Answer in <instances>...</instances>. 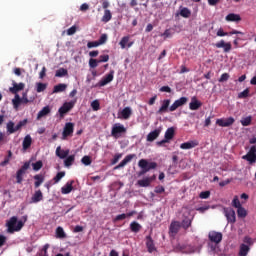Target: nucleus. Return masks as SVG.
<instances>
[{"mask_svg":"<svg viewBox=\"0 0 256 256\" xmlns=\"http://www.w3.org/2000/svg\"><path fill=\"white\" fill-rule=\"evenodd\" d=\"M243 241H244V243H246V245H248V246L253 245V239H252L251 237H249V236L244 237Z\"/></svg>","mask_w":256,"mask_h":256,"instance_id":"338daca9","label":"nucleus"},{"mask_svg":"<svg viewBox=\"0 0 256 256\" xmlns=\"http://www.w3.org/2000/svg\"><path fill=\"white\" fill-rule=\"evenodd\" d=\"M21 104H23L21 96H19V94H16L12 99V105L16 110H18Z\"/></svg>","mask_w":256,"mask_h":256,"instance_id":"72a5a7b5","label":"nucleus"},{"mask_svg":"<svg viewBox=\"0 0 256 256\" xmlns=\"http://www.w3.org/2000/svg\"><path fill=\"white\" fill-rule=\"evenodd\" d=\"M107 61H109V55L108 54L99 56V59H98L99 63H107Z\"/></svg>","mask_w":256,"mask_h":256,"instance_id":"bf43d9fd","label":"nucleus"},{"mask_svg":"<svg viewBox=\"0 0 256 256\" xmlns=\"http://www.w3.org/2000/svg\"><path fill=\"white\" fill-rule=\"evenodd\" d=\"M107 39V34H102L98 40L99 45H105V43H107Z\"/></svg>","mask_w":256,"mask_h":256,"instance_id":"4d7b16f0","label":"nucleus"},{"mask_svg":"<svg viewBox=\"0 0 256 256\" xmlns=\"http://www.w3.org/2000/svg\"><path fill=\"white\" fill-rule=\"evenodd\" d=\"M65 89H67L66 84H58V85L54 86L53 93H63V91H65Z\"/></svg>","mask_w":256,"mask_h":256,"instance_id":"79ce46f5","label":"nucleus"},{"mask_svg":"<svg viewBox=\"0 0 256 256\" xmlns=\"http://www.w3.org/2000/svg\"><path fill=\"white\" fill-rule=\"evenodd\" d=\"M64 176H65V172H58L54 177V183H59V181H61V178Z\"/></svg>","mask_w":256,"mask_h":256,"instance_id":"13d9d810","label":"nucleus"},{"mask_svg":"<svg viewBox=\"0 0 256 256\" xmlns=\"http://www.w3.org/2000/svg\"><path fill=\"white\" fill-rule=\"evenodd\" d=\"M56 237L57 239H65V237H67V234H65V230H63V227L58 226L56 228Z\"/></svg>","mask_w":256,"mask_h":256,"instance_id":"4c0bfd02","label":"nucleus"},{"mask_svg":"<svg viewBox=\"0 0 256 256\" xmlns=\"http://www.w3.org/2000/svg\"><path fill=\"white\" fill-rule=\"evenodd\" d=\"M180 16L184 17V19H189V17H191V10L187 7L182 8L180 10Z\"/></svg>","mask_w":256,"mask_h":256,"instance_id":"ea45409f","label":"nucleus"},{"mask_svg":"<svg viewBox=\"0 0 256 256\" xmlns=\"http://www.w3.org/2000/svg\"><path fill=\"white\" fill-rule=\"evenodd\" d=\"M225 20L232 23H239L241 16L239 14L230 13L225 17Z\"/></svg>","mask_w":256,"mask_h":256,"instance_id":"a878e982","label":"nucleus"},{"mask_svg":"<svg viewBox=\"0 0 256 256\" xmlns=\"http://www.w3.org/2000/svg\"><path fill=\"white\" fill-rule=\"evenodd\" d=\"M68 75V71L65 68H60L56 71L55 77H65Z\"/></svg>","mask_w":256,"mask_h":256,"instance_id":"de8ad7c7","label":"nucleus"},{"mask_svg":"<svg viewBox=\"0 0 256 256\" xmlns=\"http://www.w3.org/2000/svg\"><path fill=\"white\" fill-rule=\"evenodd\" d=\"M98 65H99V60L98 59H94V58L89 59L90 69H95L96 67H98Z\"/></svg>","mask_w":256,"mask_h":256,"instance_id":"09e8293b","label":"nucleus"},{"mask_svg":"<svg viewBox=\"0 0 256 256\" xmlns=\"http://www.w3.org/2000/svg\"><path fill=\"white\" fill-rule=\"evenodd\" d=\"M75 33H77V27L76 26H72L67 30V35H75Z\"/></svg>","mask_w":256,"mask_h":256,"instance_id":"69168bd1","label":"nucleus"},{"mask_svg":"<svg viewBox=\"0 0 256 256\" xmlns=\"http://www.w3.org/2000/svg\"><path fill=\"white\" fill-rule=\"evenodd\" d=\"M125 133H127V128H125L123 124L115 123L112 126L111 135L114 137V139H119V137H122L125 135Z\"/></svg>","mask_w":256,"mask_h":256,"instance_id":"7ed1b4c3","label":"nucleus"},{"mask_svg":"<svg viewBox=\"0 0 256 256\" xmlns=\"http://www.w3.org/2000/svg\"><path fill=\"white\" fill-rule=\"evenodd\" d=\"M200 199H209L211 197V192L210 191H203L199 195Z\"/></svg>","mask_w":256,"mask_h":256,"instance_id":"052dcab7","label":"nucleus"},{"mask_svg":"<svg viewBox=\"0 0 256 256\" xmlns=\"http://www.w3.org/2000/svg\"><path fill=\"white\" fill-rule=\"evenodd\" d=\"M91 107L93 111H99V109H101V104L99 103V100L92 101Z\"/></svg>","mask_w":256,"mask_h":256,"instance_id":"5fc2aeb1","label":"nucleus"},{"mask_svg":"<svg viewBox=\"0 0 256 256\" xmlns=\"http://www.w3.org/2000/svg\"><path fill=\"white\" fill-rule=\"evenodd\" d=\"M119 45L121 49H131V47L135 45V41H131V36L127 35L122 37V39L119 42Z\"/></svg>","mask_w":256,"mask_h":256,"instance_id":"9d476101","label":"nucleus"},{"mask_svg":"<svg viewBox=\"0 0 256 256\" xmlns=\"http://www.w3.org/2000/svg\"><path fill=\"white\" fill-rule=\"evenodd\" d=\"M199 145V142L196 140L184 142L180 145V149H194V147H197Z\"/></svg>","mask_w":256,"mask_h":256,"instance_id":"b1692460","label":"nucleus"},{"mask_svg":"<svg viewBox=\"0 0 256 256\" xmlns=\"http://www.w3.org/2000/svg\"><path fill=\"white\" fill-rule=\"evenodd\" d=\"M32 168L34 171H41V169H43V161L39 160L35 163H32Z\"/></svg>","mask_w":256,"mask_h":256,"instance_id":"49530a36","label":"nucleus"},{"mask_svg":"<svg viewBox=\"0 0 256 256\" xmlns=\"http://www.w3.org/2000/svg\"><path fill=\"white\" fill-rule=\"evenodd\" d=\"M25 125H27V119L20 121L16 126L13 121H9L6 125V129L10 135H13V133H17L22 127H25Z\"/></svg>","mask_w":256,"mask_h":256,"instance_id":"20e7f679","label":"nucleus"},{"mask_svg":"<svg viewBox=\"0 0 256 256\" xmlns=\"http://www.w3.org/2000/svg\"><path fill=\"white\" fill-rule=\"evenodd\" d=\"M99 41H92L87 43L88 49H93V47H99Z\"/></svg>","mask_w":256,"mask_h":256,"instance_id":"e2e57ef3","label":"nucleus"},{"mask_svg":"<svg viewBox=\"0 0 256 256\" xmlns=\"http://www.w3.org/2000/svg\"><path fill=\"white\" fill-rule=\"evenodd\" d=\"M146 247L148 249V253H153V251H157V248H155V243L153 242V238H151V236L146 237Z\"/></svg>","mask_w":256,"mask_h":256,"instance_id":"393cba45","label":"nucleus"},{"mask_svg":"<svg viewBox=\"0 0 256 256\" xmlns=\"http://www.w3.org/2000/svg\"><path fill=\"white\" fill-rule=\"evenodd\" d=\"M232 207H235V209H239L241 206V201H239V197L235 196L234 199L232 200Z\"/></svg>","mask_w":256,"mask_h":256,"instance_id":"864d4df0","label":"nucleus"},{"mask_svg":"<svg viewBox=\"0 0 256 256\" xmlns=\"http://www.w3.org/2000/svg\"><path fill=\"white\" fill-rule=\"evenodd\" d=\"M136 158H137V154H129L119 163V165L115 166L114 169H123V167H125L127 163H131V161H133V159H136Z\"/></svg>","mask_w":256,"mask_h":256,"instance_id":"f3484780","label":"nucleus"},{"mask_svg":"<svg viewBox=\"0 0 256 256\" xmlns=\"http://www.w3.org/2000/svg\"><path fill=\"white\" fill-rule=\"evenodd\" d=\"M187 101H189V99L187 97H181L180 99L176 100L170 107H169V111L173 112V111H177V109H179V107H183V105L187 104Z\"/></svg>","mask_w":256,"mask_h":256,"instance_id":"4468645a","label":"nucleus"},{"mask_svg":"<svg viewBox=\"0 0 256 256\" xmlns=\"http://www.w3.org/2000/svg\"><path fill=\"white\" fill-rule=\"evenodd\" d=\"M171 105V100L170 99H165L162 101V105L157 111L158 115H163V113H167L169 111V106Z\"/></svg>","mask_w":256,"mask_h":256,"instance_id":"412c9836","label":"nucleus"},{"mask_svg":"<svg viewBox=\"0 0 256 256\" xmlns=\"http://www.w3.org/2000/svg\"><path fill=\"white\" fill-rule=\"evenodd\" d=\"M121 115L123 119H129L131 117V108L126 107L122 110Z\"/></svg>","mask_w":256,"mask_h":256,"instance_id":"c03bdc74","label":"nucleus"},{"mask_svg":"<svg viewBox=\"0 0 256 256\" xmlns=\"http://www.w3.org/2000/svg\"><path fill=\"white\" fill-rule=\"evenodd\" d=\"M39 201H43V192L41 190H37L32 196V203H39Z\"/></svg>","mask_w":256,"mask_h":256,"instance_id":"f704fd0d","label":"nucleus"},{"mask_svg":"<svg viewBox=\"0 0 256 256\" xmlns=\"http://www.w3.org/2000/svg\"><path fill=\"white\" fill-rule=\"evenodd\" d=\"M242 159H244V161H248L249 165L256 163V145L251 146L247 154L242 156Z\"/></svg>","mask_w":256,"mask_h":256,"instance_id":"423d86ee","label":"nucleus"},{"mask_svg":"<svg viewBox=\"0 0 256 256\" xmlns=\"http://www.w3.org/2000/svg\"><path fill=\"white\" fill-rule=\"evenodd\" d=\"M81 163H83V165H86V166L91 165V163H93V161L91 160V156L82 157Z\"/></svg>","mask_w":256,"mask_h":256,"instance_id":"603ef678","label":"nucleus"},{"mask_svg":"<svg viewBox=\"0 0 256 256\" xmlns=\"http://www.w3.org/2000/svg\"><path fill=\"white\" fill-rule=\"evenodd\" d=\"M237 215H238V217L243 219V218L247 217V210H245V208H243V206H240L237 209Z\"/></svg>","mask_w":256,"mask_h":256,"instance_id":"a18cd8bd","label":"nucleus"},{"mask_svg":"<svg viewBox=\"0 0 256 256\" xmlns=\"http://www.w3.org/2000/svg\"><path fill=\"white\" fill-rule=\"evenodd\" d=\"M138 167L141 169L138 173L139 177H141L145 175V173H149L151 169H157V162H149L146 159H141L138 162Z\"/></svg>","mask_w":256,"mask_h":256,"instance_id":"f03ea898","label":"nucleus"},{"mask_svg":"<svg viewBox=\"0 0 256 256\" xmlns=\"http://www.w3.org/2000/svg\"><path fill=\"white\" fill-rule=\"evenodd\" d=\"M250 247L247 244H241L240 245V251H239V256H247L249 251H250Z\"/></svg>","mask_w":256,"mask_h":256,"instance_id":"c9c22d12","label":"nucleus"},{"mask_svg":"<svg viewBox=\"0 0 256 256\" xmlns=\"http://www.w3.org/2000/svg\"><path fill=\"white\" fill-rule=\"evenodd\" d=\"M181 222L179 221H172L169 226V235L171 237H175L177 233L181 230Z\"/></svg>","mask_w":256,"mask_h":256,"instance_id":"ddd939ff","label":"nucleus"},{"mask_svg":"<svg viewBox=\"0 0 256 256\" xmlns=\"http://www.w3.org/2000/svg\"><path fill=\"white\" fill-rule=\"evenodd\" d=\"M34 179L36 180L34 182V187L35 189L41 187V184L45 181V176L44 175H41V174H36L34 176Z\"/></svg>","mask_w":256,"mask_h":256,"instance_id":"7c9ffc66","label":"nucleus"},{"mask_svg":"<svg viewBox=\"0 0 256 256\" xmlns=\"http://www.w3.org/2000/svg\"><path fill=\"white\" fill-rule=\"evenodd\" d=\"M6 227H8L7 231L9 233H15L21 231V229L25 227V222L21 220L18 221L17 216H13L9 219V221H7Z\"/></svg>","mask_w":256,"mask_h":256,"instance_id":"f257e3e1","label":"nucleus"},{"mask_svg":"<svg viewBox=\"0 0 256 256\" xmlns=\"http://www.w3.org/2000/svg\"><path fill=\"white\" fill-rule=\"evenodd\" d=\"M216 35H217V37H227V35H229V33L225 32L223 30V28H220V29H218Z\"/></svg>","mask_w":256,"mask_h":256,"instance_id":"680f3d73","label":"nucleus"},{"mask_svg":"<svg viewBox=\"0 0 256 256\" xmlns=\"http://www.w3.org/2000/svg\"><path fill=\"white\" fill-rule=\"evenodd\" d=\"M182 222L180 223L182 229H185V231H187V229H189V227H191L192 223H193V216L191 217V212H184L182 215Z\"/></svg>","mask_w":256,"mask_h":256,"instance_id":"0eeeda50","label":"nucleus"},{"mask_svg":"<svg viewBox=\"0 0 256 256\" xmlns=\"http://www.w3.org/2000/svg\"><path fill=\"white\" fill-rule=\"evenodd\" d=\"M229 73H223L219 78V83H225V81H229Z\"/></svg>","mask_w":256,"mask_h":256,"instance_id":"6e6d98bb","label":"nucleus"},{"mask_svg":"<svg viewBox=\"0 0 256 256\" xmlns=\"http://www.w3.org/2000/svg\"><path fill=\"white\" fill-rule=\"evenodd\" d=\"M33 143V139L31 138V135H26L23 142H22V147L24 151H27L29 147H31V144Z\"/></svg>","mask_w":256,"mask_h":256,"instance_id":"c756f323","label":"nucleus"},{"mask_svg":"<svg viewBox=\"0 0 256 256\" xmlns=\"http://www.w3.org/2000/svg\"><path fill=\"white\" fill-rule=\"evenodd\" d=\"M174 137H175V128L173 127L168 128L165 132L164 139H167V141L169 142Z\"/></svg>","mask_w":256,"mask_h":256,"instance_id":"473e14b6","label":"nucleus"},{"mask_svg":"<svg viewBox=\"0 0 256 256\" xmlns=\"http://www.w3.org/2000/svg\"><path fill=\"white\" fill-rule=\"evenodd\" d=\"M11 157H13V152H11V150H8V155L4 158V161L0 163V167H5L6 165H9Z\"/></svg>","mask_w":256,"mask_h":256,"instance_id":"58836bf2","label":"nucleus"},{"mask_svg":"<svg viewBox=\"0 0 256 256\" xmlns=\"http://www.w3.org/2000/svg\"><path fill=\"white\" fill-rule=\"evenodd\" d=\"M23 89H25V83H23V82H20V83L14 82L13 87H10L9 91L13 95H17V93L19 91H23Z\"/></svg>","mask_w":256,"mask_h":256,"instance_id":"6ab92c4d","label":"nucleus"},{"mask_svg":"<svg viewBox=\"0 0 256 256\" xmlns=\"http://www.w3.org/2000/svg\"><path fill=\"white\" fill-rule=\"evenodd\" d=\"M235 123V118L228 117V118H220L216 120V125L219 127H231Z\"/></svg>","mask_w":256,"mask_h":256,"instance_id":"f8f14e48","label":"nucleus"},{"mask_svg":"<svg viewBox=\"0 0 256 256\" xmlns=\"http://www.w3.org/2000/svg\"><path fill=\"white\" fill-rule=\"evenodd\" d=\"M249 97V88H246L244 91L238 94V99H247Z\"/></svg>","mask_w":256,"mask_h":256,"instance_id":"8fccbe9b","label":"nucleus"},{"mask_svg":"<svg viewBox=\"0 0 256 256\" xmlns=\"http://www.w3.org/2000/svg\"><path fill=\"white\" fill-rule=\"evenodd\" d=\"M48 249H49V244H45L42 248V253L40 254V256H48L47 254Z\"/></svg>","mask_w":256,"mask_h":256,"instance_id":"774afa93","label":"nucleus"},{"mask_svg":"<svg viewBox=\"0 0 256 256\" xmlns=\"http://www.w3.org/2000/svg\"><path fill=\"white\" fill-rule=\"evenodd\" d=\"M73 107H75V101L65 102L58 110L60 117H65Z\"/></svg>","mask_w":256,"mask_h":256,"instance_id":"6e6552de","label":"nucleus"},{"mask_svg":"<svg viewBox=\"0 0 256 256\" xmlns=\"http://www.w3.org/2000/svg\"><path fill=\"white\" fill-rule=\"evenodd\" d=\"M208 239L212 243L219 244L221 241H223V234L221 232H216V231H210L208 234Z\"/></svg>","mask_w":256,"mask_h":256,"instance_id":"9b49d317","label":"nucleus"},{"mask_svg":"<svg viewBox=\"0 0 256 256\" xmlns=\"http://www.w3.org/2000/svg\"><path fill=\"white\" fill-rule=\"evenodd\" d=\"M75 163V155H70L64 160L65 167H71Z\"/></svg>","mask_w":256,"mask_h":256,"instance_id":"a19ab883","label":"nucleus"},{"mask_svg":"<svg viewBox=\"0 0 256 256\" xmlns=\"http://www.w3.org/2000/svg\"><path fill=\"white\" fill-rule=\"evenodd\" d=\"M31 167V162H25L20 169L16 172V183L21 185L23 183V177H25L27 170Z\"/></svg>","mask_w":256,"mask_h":256,"instance_id":"39448f33","label":"nucleus"},{"mask_svg":"<svg viewBox=\"0 0 256 256\" xmlns=\"http://www.w3.org/2000/svg\"><path fill=\"white\" fill-rule=\"evenodd\" d=\"M127 219V214L123 213V214H120V215H117L115 218H114V221H123Z\"/></svg>","mask_w":256,"mask_h":256,"instance_id":"0e129e2a","label":"nucleus"},{"mask_svg":"<svg viewBox=\"0 0 256 256\" xmlns=\"http://www.w3.org/2000/svg\"><path fill=\"white\" fill-rule=\"evenodd\" d=\"M51 113V108L49 106H45L40 110L37 114V120L43 119V117H46V115H49Z\"/></svg>","mask_w":256,"mask_h":256,"instance_id":"c85d7f7f","label":"nucleus"},{"mask_svg":"<svg viewBox=\"0 0 256 256\" xmlns=\"http://www.w3.org/2000/svg\"><path fill=\"white\" fill-rule=\"evenodd\" d=\"M203 106V103L197 99V97H192L191 102L189 103V109L191 111H197L200 107Z\"/></svg>","mask_w":256,"mask_h":256,"instance_id":"aec40b11","label":"nucleus"},{"mask_svg":"<svg viewBox=\"0 0 256 256\" xmlns=\"http://www.w3.org/2000/svg\"><path fill=\"white\" fill-rule=\"evenodd\" d=\"M56 156L59 157V159H67L69 156V150H63L61 149V146H58L56 148Z\"/></svg>","mask_w":256,"mask_h":256,"instance_id":"cd10ccee","label":"nucleus"},{"mask_svg":"<svg viewBox=\"0 0 256 256\" xmlns=\"http://www.w3.org/2000/svg\"><path fill=\"white\" fill-rule=\"evenodd\" d=\"M73 131H75V124H73L72 122H67L62 132V139H67V137H71V135H73Z\"/></svg>","mask_w":256,"mask_h":256,"instance_id":"1a4fd4ad","label":"nucleus"},{"mask_svg":"<svg viewBox=\"0 0 256 256\" xmlns=\"http://www.w3.org/2000/svg\"><path fill=\"white\" fill-rule=\"evenodd\" d=\"M115 77V70H111L106 76H104L98 83L99 87H105L108 83H111Z\"/></svg>","mask_w":256,"mask_h":256,"instance_id":"2eb2a0df","label":"nucleus"},{"mask_svg":"<svg viewBox=\"0 0 256 256\" xmlns=\"http://www.w3.org/2000/svg\"><path fill=\"white\" fill-rule=\"evenodd\" d=\"M159 135H161V129H155L147 135L146 141H148L149 143H153V141H155V139H157Z\"/></svg>","mask_w":256,"mask_h":256,"instance_id":"5701e85b","label":"nucleus"},{"mask_svg":"<svg viewBox=\"0 0 256 256\" xmlns=\"http://www.w3.org/2000/svg\"><path fill=\"white\" fill-rule=\"evenodd\" d=\"M153 181H155V175H153L152 177H146L142 180H138V185L139 187H149V185H151V183H153Z\"/></svg>","mask_w":256,"mask_h":256,"instance_id":"4be33fe9","label":"nucleus"},{"mask_svg":"<svg viewBox=\"0 0 256 256\" xmlns=\"http://www.w3.org/2000/svg\"><path fill=\"white\" fill-rule=\"evenodd\" d=\"M217 49H224V53H229L232 49L231 42H225V40H220L215 44Z\"/></svg>","mask_w":256,"mask_h":256,"instance_id":"a211bd4d","label":"nucleus"},{"mask_svg":"<svg viewBox=\"0 0 256 256\" xmlns=\"http://www.w3.org/2000/svg\"><path fill=\"white\" fill-rule=\"evenodd\" d=\"M113 19V14H111V10H104V15L102 17V23H109V21Z\"/></svg>","mask_w":256,"mask_h":256,"instance_id":"e433bc0d","label":"nucleus"},{"mask_svg":"<svg viewBox=\"0 0 256 256\" xmlns=\"http://www.w3.org/2000/svg\"><path fill=\"white\" fill-rule=\"evenodd\" d=\"M45 89H47V84L41 83V82L37 83V89H36L37 93H43Z\"/></svg>","mask_w":256,"mask_h":256,"instance_id":"3c124183","label":"nucleus"},{"mask_svg":"<svg viewBox=\"0 0 256 256\" xmlns=\"http://www.w3.org/2000/svg\"><path fill=\"white\" fill-rule=\"evenodd\" d=\"M223 213L228 221V223H235L236 217H235V210L233 208H223Z\"/></svg>","mask_w":256,"mask_h":256,"instance_id":"dca6fc26","label":"nucleus"},{"mask_svg":"<svg viewBox=\"0 0 256 256\" xmlns=\"http://www.w3.org/2000/svg\"><path fill=\"white\" fill-rule=\"evenodd\" d=\"M141 229H143V226H141V224H139L137 221H133L130 223V231L132 233H139Z\"/></svg>","mask_w":256,"mask_h":256,"instance_id":"2f4dec72","label":"nucleus"},{"mask_svg":"<svg viewBox=\"0 0 256 256\" xmlns=\"http://www.w3.org/2000/svg\"><path fill=\"white\" fill-rule=\"evenodd\" d=\"M73 183L74 181L67 182L65 186L61 188L62 195H69L71 191H73Z\"/></svg>","mask_w":256,"mask_h":256,"instance_id":"bb28decb","label":"nucleus"},{"mask_svg":"<svg viewBox=\"0 0 256 256\" xmlns=\"http://www.w3.org/2000/svg\"><path fill=\"white\" fill-rule=\"evenodd\" d=\"M253 120V118L251 116L242 118L240 123L243 127H249V125H251V121Z\"/></svg>","mask_w":256,"mask_h":256,"instance_id":"37998d69","label":"nucleus"}]
</instances>
